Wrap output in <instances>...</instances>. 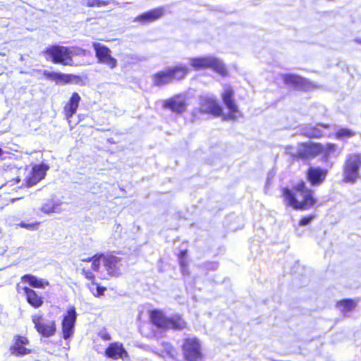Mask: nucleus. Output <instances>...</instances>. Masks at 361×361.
<instances>
[{"label":"nucleus","instance_id":"1","mask_svg":"<svg viewBox=\"0 0 361 361\" xmlns=\"http://www.w3.org/2000/svg\"><path fill=\"white\" fill-rule=\"evenodd\" d=\"M281 195L284 204L296 211L309 210L317 205L318 202L314 190L309 188L302 179L291 188L282 187Z\"/></svg>","mask_w":361,"mask_h":361},{"label":"nucleus","instance_id":"2","mask_svg":"<svg viewBox=\"0 0 361 361\" xmlns=\"http://www.w3.org/2000/svg\"><path fill=\"white\" fill-rule=\"evenodd\" d=\"M102 257L103 253L100 252L96 253L92 257L81 259V262H92L91 269L84 267L81 269V274L85 279L90 281V283L87 284V287L96 298L102 296L106 290L105 286H101L96 282V276L94 274V271L98 272L99 271L100 260Z\"/></svg>","mask_w":361,"mask_h":361},{"label":"nucleus","instance_id":"3","mask_svg":"<svg viewBox=\"0 0 361 361\" xmlns=\"http://www.w3.org/2000/svg\"><path fill=\"white\" fill-rule=\"evenodd\" d=\"M189 73L188 67L185 65L169 67L159 71L152 75L153 85L157 87L167 85L174 81L185 79Z\"/></svg>","mask_w":361,"mask_h":361},{"label":"nucleus","instance_id":"4","mask_svg":"<svg viewBox=\"0 0 361 361\" xmlns=\"http://www.w3.org/2000/svg\"><path fill=\"white\" fill-rule=\"evenodd\" d=\"M151 323L157 328L162 330H182L186 327V324L182 317L175 314L167 317L161 310H152L149 313Z\"/></svg>","mask_w":361,"mask_h":361},{"label":"nucleus","instance_id":"5","mask_svg":"<svg viewBox=\"0 0 361 361\" xmlns=\"http://www.w3.org/2000/svg\"><path fill=\"white\" fill-rule=\"evenodd\" d=\"M292 146L286 147V153L289 155L290 159L293 161L299 160H310L316 157L317 155L322 154V145L320 143L306 142H300L298 145L296 152H293Z\"/></svg>","mask_w":361,"mask_h":361},{"label":"nucleus","instance_id":"6","mask_svg":"<svg viewBox=\"0 0 361 361\" xmlns=\"http://www.w3.org/2000/svg\"><path fill=\"white\" fill-rule=\"evenodd\" d=\"M47 60L55 64L71 66L73 64L72 51L68 47L60 45H51L43 51Z\"/></svg>","mask_w":361,"mask_h":361},{"label":"nucleus","instance_id":"7","mask_svg":"<svg viewBox=\"0 0 361 361\" xmlns=\"http://www.w3.org/2000/svg\"><path fill=\"white\" fill-rule=\"evenodd\" d=\"M361 167V154L348 155L343 166V181L354 183L359 178Z\"/></svg>","mask_w":361,"mask_h":361},{"label":"nucleus","instance_id":"8","mask_svg":"<svg viewBox=\"0 0 361 361\" xmlns=\"http://www.w3.org/2000/svg\"><path fill=\"white\" fill-rule=\"evenodd\" d=\"M183 355L187 361H204L202 345L196 337L185 338L181 345Z\"/></svg>","mask_w":361,"mask_h":361},{"label":"nucleus","instance_id":"9","mask_svg":"<svg viewBox=\"0 0 361 361\" xmlns=\"http://www.w3.org/2000/svg\"><path fill=\"white\" fill-rule=\"evenodd\" d=\"M31 320L36 331L42 337L49 338L55 335L57 326L54 319H46L42 314H34Z\"/></svg>","mask_w":361,"mask_h":361},{"label":"nucleus","instance_id":"10","mask_svg":"<svg viewBox=\"0 0 361 361\" xmlns=\"http://www.w3.org/2000/svg\"><path fill=\"white\" fill-rule=\"evenodd\" d=\"M234 96L235 92L230 87H226L221 94L222 101L228 109V114H224V120H235L238 116L242 115L235 102Z\"/></svg>","mask_w":361,"mask_h":361},{"label":"nucleus","instance_id":"11","mask_svg":"<svg viewBox=\"0 0 361 361\" xmlns=\"http://www.w3.org/2000/svg\"><path fill=\"white\" fill-rule=\"evenodd\" d=\"M30 340L26 336L16 334L13 336L12 344L9 347L11 355L15 357H23L32 353V350L28 347Z\"/></svg>","mask_w":361,"mask_h":361},{"label":"nucleus","instance_id":"12","mask_svg":"<svg viewBox=\"0 0 361 361\" xmlns=\"http://www.w3.org/2000/svg\"><path fill=\"white\" fill-rule=\"evenodd\" d=\"M92 47L98 63L106 65L111 69L117 66V60L112 56L111 51L108 47L99 42H93Z\"/></svg>","mask_w":361,"mask_h":361},{"label":"nucleus","instance_id":"13","mask_svg":"<svg viewBox=\"0 0 361 361\" xmlns=\"http://www.w3.org/2000/svg\"><path fill=\"white\" fill-rule=\"evenodd\" d=\"M77 319V312L73 306L68 307L61 321V334L65 340L70 338L74 334V327Z\"/></svg>","mask_w":361,"mask_h":361},{"label":"nucleus","instance_id":"14","mask_svg":"<svg viewBox=\"0 0 361 361\" xmlns=\"http://www.w3.org/2000/svg\"><path fill=\"white\" fill-rule=\"evenodd\" d=\"M101 260L109 276L118 277L121 274L122 258L114 255H104L103 253Z\"/></svg>","mask_w":361,"mask_h":361},{"label":"nucleus","instance_id":"15","mask_svg":"<svg viewBox=\"0 0 361 361\" xmlns=\"http://www.w3.org/2000/svg\"><path fill=\"white\" fill-rule=\"evenodd\" d=\"M188 103L180 94H175L162 102V107L176 114H183L187 109Z\"/></svg>","mask_w":361,"mask_h":361},{"label":"nucleus","instance_id":"16","mask_svg":"<svg viewBox=\"0 0 361 361\" xmlns=\"http://www.w3.org/2000/svg\"><path fill=\"white\" fill-rule=\"evenodd\" d=\"M328 173L327 169L310 166L305 171V178L312 186H319L326 180Z\"/></svg>","mask_w":361,"mask_h":361},{"label":"nucleus","instance_id":"17","mask_svg":"<svg viewBox=\"0 0 361 361\" xmlns=\"http://www.w3.org/2000/svg\"><path fill=\"white\" fill-rule=\"evenodd\" d=\"M199 111L212 115L214 117L224 116L222 107L216 99L211 97H205L201 99Z\"/></svg>","mask_w":361,"mask_h":361},{"label":"nucleus","instance_id":"18","mask_svg":"<svg viewBox=\"0 0 361 361\" xmlns=\"http://www.w3.org/2000/svg\"><path fill=\"white\" fill-rule=\"evenodd\" d=\"M49 167L43 164H35L25 179V185L31 187L44 178Z\"/></svg>","mask_w":361,"mask_h":361},{"label":"nucleus","instance_id":"19","mask_svg":"<svg viewBox=\"0 0 361 361\" xmlns=\"http://www.w3.org/2000/svg\"><path fill=\"white\" fill-rule=\"evenodd\" d=\"M104 355L107 358L113 360H124L129 357L128 353L125 349L123 344L118 341L112 342L109 344L105 349Z\"/></svg>","mask_w":361,"mask_h":361},{"label":"nucleus","instance_id":"20","mask_svg":"<svg viewBox=\"0 0 361 361\" xmlns=\"http://www.w3.org/2000/svg\"><path fill=\"white\" fill-rule=\"evenodd\" d=\"M44 75L48 80L54 81L56 84L66 85L68 83L77 82L80 80V76L73 74H66L56 72L45 71Z\"/></svg>","mask_w":361,"mask_h":361},{"label":"nucleus","instance_id":"21","mask_svg":"<svg viewBox=\"0 0 361 361\" xmlns=\"http://www.w3.org/2000/svg\"><path fill=\"white\" fill-rule=\"evenodd\" d=\"M164 13V10L162 7L155 8L137 16L134 21L141 24H147L159 19Z\"/></svg>","mask_w":361,"mask_h":361},{"label":"nucleus","instance_id":"22","mask_svg":"<svg viewBox=\"0 0 361 361\" xmlns=\"http://www.w3.org/2000/svg\"><path fill=\"white\" fill-rule=\"evenodd\" d=\"M81 97L76 92H73L67 103L63 106V114L70 119L77 112Z\"/></svg>","mask_w":361,"mask_h":361},{"label":"nucleus","instance_id":"23","mask_svg":"<svg viewBox=\"0 0 361 361\" xmlns=\"http://www.w3.org/2000/svg\"><path fill=\"white\" fill-rule=\"evenodd\" d=\"M23 290L27 303L33 308H39L43 305V298L37 291L28 287H23Z\"/></svg>","mask_w":361,"mask_h":361},{"label":"nucleus","instance_id":"24","mask_svg":"<svg viewBox=\"0 0 361 361\" xmlns=\"http://www.w3.org/2000/svg\"><path fill=\"white\" fill-rule=\"evenodd\" d=\"M211 56L195 57L190 60V65L195 70H202L209 68Z\"/></svg>","mask_w":361,"mask_h":361},{"label":"nucleus","instance_id":"25","mask_svg":"<svg viewBox=\"0 0 361 361\" xmlns=\"http://www.w3.org/2000/svg\"><path fill=\"white\" fill-rule=\"evenodd\" d=\"M356 305L357 302L353 299H343L336 303V307L343 313L353 311Z\"/></svg>","mask_w":361,"mask_h":361},{"label":"nucleus","instance_id":"26","mask_svg":"<svg viewBox=\"0 0 361 361\" xmlns=\"http://www.w3.org/2000/svg\"><path fill=\"white\" fill-rule=\"evenodd\" d=\"M213 69L215 72L218 73L222 76L228 75L226 67L224 64L218 59L211 56L209 68Z\"/></svg>","mask_w":361,"mask_h":361},{"label":"nucleus","instance_id":"27","mask_svg":"<svg viewBox=\"0 0 361 361\" xmlns=\"http://www.w3.org/2000/svg\"><path fill=\"white\" fill-rule=\"evenodd\" d=\"M23 282H27L28 284L33 288H42L44 287V283L42 279H38L32 274H25L21 277Z\"/></svg>","mask_w":361,"mask_h":361},{"label":"nucleus","instance_id":"28","mask_svg":"<svg viewBox=\"0 0 361 361\" xmlns=\"http://www.w3.org/2000/svg\"><path fill=\"white\" fill-rule=\"evenodd\" d=\"M59 203L53 200H48L41 207V211L45 214L56 212L59 209Z\"/></svg>","mask_w":361,"mask_h":361},{"label":"nucleus","instance_id":"29","mask_svg":"<svg viewBox=\"0 0 361 361\" xmlns=\"http://www.w3.org/2000/svg\"><path fill=\"white\" fill-rule=\"evenodd\" d=\"M300 80V76L296 75L286 74L283 76L284 83L294 88H296Z\"/></svg>","mask_w":361,"mask_h":361},{"label":"nucleus","instance_id":"30","mask_svg":"<svg viewBox=\"0 0 361 361\" xmlns=\"http://www.w3.org/2000/svg\"><path fill=\"white\" fill-rule=\"evenodd\" d=\"M355 135V133L353 130L345 128H340L335 133V137L338 139L352 137Z\"/></svg>","mask_w":361,"mask_h":361},{"label":"nucleus","instance_id":"31","mask_svg":"<svg viewBox=\"0 0 361 361\" xmlns=\"http://www.w3.org/2000/svg\"><path fill=\"white\" fill-rule=\"evenodd\" d=\"M313 87L314 85L312 82L300 76V80L295 89L300 91L307 92L312 90Z\"/></svg>","mask_w":361,"mask_h":361},{"label":"nucleus","instance_id":"32","mask_svg":"<svg viewBox=\"0 0 361 361\" xmlns=\"http://www.w3.org/2000/svg\"><path fill=\"white\" fill-rule=\"evenodd\" d=\"M110 4L108 0H87L85 6L87 7H102L106 6Z\"/></svg>","mask_w":361,"mask_h":361},{"label":"nucleus","instance_id":"33","mask_svg":"<svg viewBox=\"0 0 361 361\" xmlns=\"http://www.w3.org/2000/svg\"><path fill=\"white\" fill-rule=\"evenodd\" d=\"M337 149V145L334 143H328L326 145H322V153L326 156L329 157L331 154L334 153Z\"/></svg>","mask_w":361,"mask_h":361},{"label":"nucleus","instance_id":"34","mask_svg":"<svg viewBox=\"0 0 361 361\" xmlns=\"http://www.w3.org/2000/svg\"><path fill=\"white\" fill-rule=\"evenodd\" d=\"M316 215L314 214H310L308 215L302 216L298 221V225L300 226H307L311 223V221L315 218Z\"/></svg>","mask_w":361,"mask_h":361},{"label":"nucleus","instance_id":"35","mask_svg":"<svg viewBox=\"0 0 361 361\" xmlns=\"http://www.w3.org/2000/svg\"><path fill=\"white\" fill-rule=\"evenodd\" d=\"M187 250H180L178 253L179 264L181 267H185L187 265L186 262Z\"/></svg>","mask_w":361,"mask_h":361},{"label":"nucleus","instance_id":"36","mask_svg":"<svg viewBox=\"0 0 361 361\" xmlns=\"http://www.w3.org/2000/svg\"><path fill=\"white\" fill-rule=\"evenodd\" d=\"M309 136L311 137L319 138L323 136V133L317 128H314Z\"/></svg>","mask_w":361,"mask_h":361},{"label":"nucleus","instance_id":"37","mask_svg":"<svg viewBox=\"0 0 361 361\" xmlns=\"http://www.w3.org/2000/svg\"><path fill=\"white\" fill-rule=\"evenodd\" d=\"M98 335L103 341H107L111 340V335L106 330L101 331Z\"/></svg>","mask_w":361,"mask_h":361},{"label":"nucleus","instance_id":"38","mask_svg":"<svg viewBox=\"0 0 361 361\" xmlns=\"http://www.w3.org/2000/svg\"><path fill=\"white\" fill-rule=\"evenodd\" d=\"M318 126L324 128H330V125L329 123H318Z\"/></svg>","mask_w":361,"mask_h":361},{"label":"nucleus","instance_id":"39","mask_svg":"<svg viewBox=\"0 0 361 361\" xmlns=\"http://www.w3.org/2000/svg\"><path fill=\"white\" fill-rule=\"evenodd\" d=\"M20 180H21V179H20V178L19 176H18V177H16V178H13V179L12 180V181H13L14 183H19L20 182Z\"/></svg>","mask_w":361,"mask_h":361},{"label":"nucleus","instance_id":"40","mask_svg":"<svg viewBox=\"0 0 361 361\" xmlns=\"http://www.w3.org/2000/svg\"><path fill=\"white\" fill-rule=\"evenodd\" d=\"M4 154L3 149L0 147V156H1Z\"/></svg>","mask_w":361,"mask_h":361},{"label":"nucleus","instance_id":"41","mask_svg":"<svg viewBox=\"0 0 361 361\" xmlns=\"http://www.w3.org/2000/svg\"><path fill=\"white\" fill-rule=\"evenodd\" d=\"M20 226H21L22 227H25V228H26V227H27V226H26V225H25L24 224H20Z\"/></svg>","mask_w":361,"mask_h":361},{"label":"nucleus","instance_id":"42","mask_svg":"<svg viewBox=\"0 0 361 361\" xmlns=\"http://www.w3.org/2000/svg\"><path fill=\"white\" fill-rule=\"evenodd\" d=\"M19 198H17V199H13L12 201L14 202L16 200H18Z\"/></svg>","mask_w":361,"mask_h":361},{"label":"nucleus","instance_id":"43","mask_svg":"<svg viewBox=\"0 0 361 361\" xmlns=\"http://www.w3.org/2000/svg\"><path fill=\"white\" fill-rule=\"evenodd\" d=\"M3 72H4V71H2V72L0 73V75H1V74L3 73Z\"/></svg>","mask_w":361,"mask_h":361}]
</instances>
